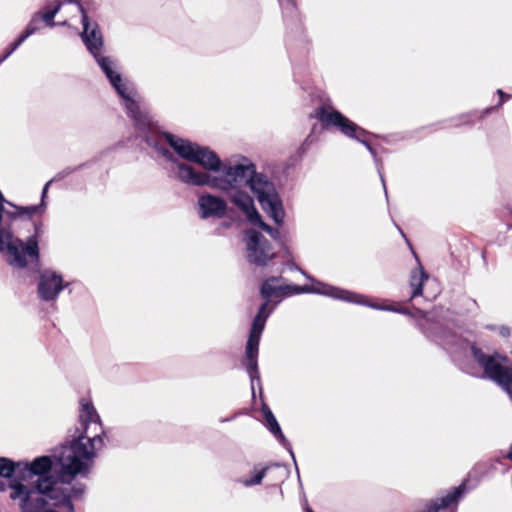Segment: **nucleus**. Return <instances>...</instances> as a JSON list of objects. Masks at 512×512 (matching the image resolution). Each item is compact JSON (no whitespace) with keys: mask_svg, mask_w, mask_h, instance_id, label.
Masks as SVG:
<instances>
[{"mask_svg":"<svg viewBox=\"0 0 512 512\" xmlns=\"http://www.w3.org/2000/svg\"><path fill=\"white\" fill-rule=\"evenodd\" d=\"M99 439L93 437L91 440V449L82 443V439L71 441L64 445L58 455L54 458L60 466L57 476L38 479L35 484L37 493L46 496L56 507L71 506V496L81 495L84 487H64L70 485L77 475L86 477L92 468L94 453V442Z\"/></svg>","mask_w":512,"mask_h":512,"instance_id":"f257e3e1","label":"nucleus"},{"mask_svg":"<svg viewBox=\"0 0 512 512\" xmlns=\"http://www.w3.org/2000/svg\"><path fill=\"white\" fill-rule=\"evenodd\" d=\"M311 117L318 119L324 129L335 128L344 136L359 141L373 156H376L377 152L370 142L371 134L332 106L327 104L319 106Z\"/></svg>","mask_w":512,"mask_h":512,"instance_id":"f03ea898","label":"nucleus"},{"mask_svg":"<svg viewBox=\"0 0 512 512\" xmlns=\"http://www.w3.org/2000/svg\"><path fill=\"white\" fill-rule=\"evenodd\" d=\"M476 363L483 369L484 376L495 382L508 393H512V360L505 354H486L476 344L470 347Z\"/></svg>","mask_w":512,"mask_h":512,"instance_id":"7ed1b4c3","label":"nucleus"},{"mask_svg":"<svg viewBox=\"0 0 512 512\" xmlns=\"http://www.w3.org/2000/svg\"><path fill=\"white\" fill-rule=\"evenodd\" d=\"M164 138L169 146L183 159L196 163L208 171H219L222 162L219 156L207 146H200L189 140L165 132Z\"/></svg>","mask_w":512,"mask_h":512,"instance_id":"20e7f679","label":"nucleus"},{"mask_svg":"<svg viewBox=\"0 0 512 512\" xmlns=\"http://www.w3.org/2000/svg\"><path fill=\"white\" fill-rule=\"evenodd\" d=\"M21 220H27L26 218H22ZM32 222L34 233L24 241V246H14L10 245V259L9 264L11 266L23 269L27 267L28 262L35 263L39 265L40 263V250L38 241L42 237L44 233V223L42 220V216H33L32 219H28Z\"/></svg>","mask_w":512,"mask_h":512,"instance_id":"39448f33","label":"nucleus"},{"mask_svg":"<svg viewBox=\"0 0 512 512\" xmlns=\"http://www.w3.org/2000/svg\"><path fill=\"white\" fill-rule=\"evenodd\" d=\"M248 186L256 195L262 208L268 211L270 217L276 223L280 224L284 218V211L274 184L264 174L257 173L256 168H254V173Z\"/></svg>","mask_w":512,"mask_h":512,"instance_id":"423d86ee","label":"nucleus"},{"mask_svg":"<svg viewBox=\"0 0 512 512\" xmlns=\"http://www.w3.org/2000/svg\"><path fill=\"white\" fill-rule=\"evenodd\" d=\"M80 414H79V422H80V428L76 429V432L78 433L77 436H74V439L72 441H75L77 439H82V443L87 445L88 449H91V439L93 437H98L94 442V451L97 448H100L103 446V440L101 438V435L97 433V430L100 431L101 434H103L100 417L93 406L92 402L87 401L85 399L80 400Z\"/></svg>","mask_w":512,"mask_h":512,"instance_id":"0eeeda50","label":"nucleus"},{"mask_svg":"<svg viewBox=\"0 0 512 512\" xmlns=\"http://www.w3.org/2000/svg\"><path fill=\"white\" fill-rule=\"evenodd\" d=\"M467 493V480L460 485L441 490L436 497L421 502L415 512H457L460 501Z\"/></svg>","mask_w":512,"mask_h":512,"instance_id":"6e6552de","label":"nucleus"},{"mask_svg":"<svg viewBox=\"0 0 512 512\" xmlns=\"http://www.w3.org/2000/svg\"><path fill=\"white\" fill-rule=\"evenodd\" d=\"M178 178L183 183L193 186H204L207 185L214 189L227 192L232 189L229 181V177H215L211 176L207 172L197 171L193 166L183 162L177 164Z\"/></svg>","mask_w":512,"mask_h":512,"instance_id":"1a4fd4ad","label":"nucleus"},{"mask_svg":"<svg viewBox=\"0 0 512 512\" xmlns=\"http://www.w3.org/2000/svg\"><path fill=\"white\" fill-rule=\"evenodd\" d=\"M61 7L62 3L59 0H55L54 4H47L43 12L36 13L22 34L6 48L3 57L0 59V63L4 62L29 36L38 30V23L40 21L45 22L49 27H53L55 25L54 17Z\"/></svg>","mask_w":512,"mask_h":512,"instance_id":"9d476101","label":"nucleus"},{"mask_svg":"<svg viewBox=\"0 0 512 512\" xmlns=\"http://www.w3.org/2000/svg\"><path fill=\"white\" fill-rule=\"evenodd\" d=\"M282 279L283 278L281 276H271L264 280L260 287V295L265 300L264 303H267L268 308L273 299H277V301L272 306L274 308L283 298L310 291L308 286H299L293 284L276 286L275 284L280 282Z\"/></svg>","mask_w":512,"mask_h":512,"instance_id":"9b49d317","label":"nucleus"},{"mask_svg":"<svg viewBox=\"0 0 512 512\" xmlns=\"http://www.w3.org/2000/svg\"><path fill=\"white\" fill-rule=\"evenodd\" d=\"M247 259L250 263L264 267L274 258L271 243L258 231H248Z\"/></svg>","mask_w":512,"mask_h":512,"instance_id":"f8f14e48","label":"nucleus"},{"mask_svg":"<svg viewBox=\"0 0 512 512\" xmlns=\"http://www.w3.org/2000/svg\"><path fill=\"white\" fill-rule=\"evenodd\" d=\"M62 276L54 271L45 270L40 274L37 287L39 297L44 301H53L63 290Z\"/></svg>","mask_w":512,"mask_h":512,"instance_id":"ddd939ff","label":"nucleus"},{"mask_svg":"<svg viewBox=\"0 0 512 512\" xmlns=\"http://www.w3.org/2000/svg\"><path fill=\"white\" fill-rule=\"evenodd\" d=\"M82 25L83 31L80 34L82 41L84 42L87 50L93 55L97 56L104 45V40L100 28L97 23L93 24L91 28V23L89 21V17L87 11H82Z\"/></svg>","mask_w":512,"mask_h":512,"instance_id":"4468645a","label":"nucleus"},{"mask_svg":"<svg viewBox=\"0 0 512 512\" xmlns=\"http://www.w3.org/2000/svg\"><path fill=\"white\" fill-rule=\"evenodd\" d=\"M51 181L47 182L42 190L41 194V202L38 205H31V206H19L14 203H8L9 206H11L14 210L13 211H7L6 216L11 221L14 222L16 220L26 218V219H32L33 216H43L47 204H46V197L48 193V189L50 186Z\"/></svg>","mask_w":512,"mask_h":512,"instance_id":"2eb2a0df","label":"nucleus"},{"mask_svg":"<svg viewBox=\"0 0 512 512\" xmlns=\"http://www.w3.org/2000/svg\"><path fill=\"white\" fill-rule=\"evenodd\" d=\"M53 467V461L50 456H40L35 458L31 463L21 462V471H19V480L27 481L33 476L39 479L51 477L50 472Z\"/></svg>","mask_w":512,"mask_h":512,"instance_id":"dca6fc26","label":"nucleus"},{"mask_svg":"<svg viewBox=\"0 0 512 512\" xmlns=\"http://www.w3.org/2000/svg\"><path fill=\"white\" fill-rule=\"evenodd\" d=\"M10 488L12 489L10 498L13 500L21 499L22 506L26 511L32 512V510L44 508L46 501L42 497H37L32 501V494L37 492L35 490V486L30 489L23 483H20L17 480H13L10 483Z\"/></svg>","mask_w":512,"mask_h":512,"instance_id":"f3484780","label":"nucleus"},{"mask_svg":"<svg viewBox=\"0 0 512 512\" xmlns=\"http://www.w3.org/2000/svg\"><path fill=\"white\" fill-rule=\"evenodd\" d=\"M255 165L250 163L247 165L244 164H236L233 166H222L221 170L224 175L229 177V181L231 184V188H241L243 186H248L250 183V179L252 174L254 173Z\"/></svg>","mask_w":512,"mask_h":512,"instance_id":"a211bd4d","label":"nucleus"},{"mask_svg":"<svg viewBox=\"0 0 512 512\" xmlns=\"http://www.w3.org/2000/svg\"><path fill=\"white\" fill-rule=\"evenodd\" d=\"M200 216L203 219L210 217L222 218L227 211V204L224 199L212 194H204L198 199Z\"/></svg>","mask_w":512,"mask_h":512,"instance_id":"6ab92c4d","label":"nucleus"},{"mask_svg":"<svg viewBox=\"0 0 512 512\" xmlns=\"http://www.w3.org/2000/svg\"><path fill=\"white\" fill-rule=\"evenodd\" d=\"M93 57L96 59L112 86L116 89L117 93L124 99H129L127 88L122 82L121 75L113 70V61L107 56H102L101 52L97 56Z\"/></svg>","mask_w":512,"mask_h":512,"instance_id":"aec40b11","label":"nucleus"},{"mask_svg":"<svg viewBox=\"0 0 512 512\" xmlns=\"http://www.w3.org/2000/svg\"><path fill=\"white\" fill-rule=\"evenodd\" d=\"M261 337L248 336L245 349V366L251 381L259 379L258 352Z\"/></svg>","mask_w":512,"mask_h":512,"instance_id":"412c9836","label":"nucleus"},{"mask_svg":"<svg viewBox=\"0 0 512 512\" xmlns=\"http://www.w3.org/2000/svg\"><path fill=\"white\" fill-rule=\"evenodd\" d=\"M230 201L246 215L250 222L259 220L260 214L255 208L254 201L246 192L235 191L230 195Z\"/></svg>","mask_w":512,"mask_h":512,"instance_id":"4be33fe9","label":"nucleus"},{"mask_svg":"<svg viewBox=\"0 0 512 512\" xmlns=\"http://www.w3.org/2000/svg\"><path fill=\"white\" fill-rule=\"evenodd\" d=\"M272 311H273V307L268 308L267 303H263L259 307L258 312L255 315L252 325H251V329L249 332L250 336L261 337L262 332L266 325V321H267L268 317L270 316V314L272 313Z\"/></svg>","mask_w":512,"mask_h":512,"instance_id":"5701e85b","label":"nucleus"},{"mask_svg":"<svg viewBox=\"0 0 512 512\" xmlns=\"http://www.w3.org/2000/svg\"><path fill=\"white\" fill-rule=\"evenodd\" d=\"M429 276L422 266L412 270L410 274L409 284L412 288L410 300L423 294V285Z\"/></svg>","mask_w":512,"mask_h":512,"instance_id":"b1692460","label":"nucleus"},{"mask_svg":"<svg viewBox=\"0 0 512 512\" xmlns=\"http://www.w3.org/2000/svg\"><path fill=\"white\" fill-rule=\"evenodd\" d=\"M262 414L264 416L265 425L268 430L277 438L279 442L285 444L287 442L280 425L278 424L274 414L267 404H263L261 407Z\"/></svg>","mask_w":512,"mask_h":512,"instance_id":"393cba45","label":"nucleus"},{"mask_svg":"<svg viewBox=\"0 0 512 512\" xmlns=\"http://www.w3.org/2000/svg\"><path fill=\"white\" fill-rule=\"evenodd\" d=\"M19 471H21V462H14L9 458L0 457V477L10 479L15 474L16 478L14 480L21 483V480H19Z\"/></svg>","mask_w":512,"mask_h":512,"instance_id":"a878e982","label":"nucleus"},{"mask_svg":"<svg viewBox=\"0 0 512 512\" xmlns=\"http://www.w3.org/2000/svg\"><path fill=\"white\" fill-rule=\"evenodd\" d=\"M272 467H277V465H266L264 467L255 466L252 472V476L249 478L242 479L240 482L246 487L259 485L261 484L267 472Z\"/></svg>","mask_w":512,"mask_h":512,"instance_id":"bb28decb","label":"nucleus"},{"mask_svg":"<svg viewBox=\"0 0 512 512\" xmlns=\"http://www.w3.org/2000/svg\"><path fill=\"white\" fill-rule=\"evenodd\" d=\"M3 245L6 246L7 253L10 256V245H14L16 247L19 245V247H23L25 244L24 241L19 238L13 239V232L9 227L0 226V246L2 247Z\"/></svg>","mask_w":512,"mask_h":512,"instance_id":"cd10ccee","label":"nucleus"},{"mask_svg":"<svg viewBox=\"0 0 512 512\" xmlns=\"http://www.w3.org/2000/svg\"><path fill=\"white\" fill-rule=\"evenodd\" d=\"M325 294L331 295L335 298H340L348 302H360L358 298H360L359 295L341 290L336 288H329V291H325Z\"/></svg>","mask_w":512,"mask_h":512,"instance_id":"c85d7f7f","label":"nucleus"},{"mask_svg":"<svg viewBox=\"0 0 512 512\" xmlns=\"http://www.w3.org/2000/svg\"><path fill=\"white\" fill-rule=\"evenodd\" d=\"M253 225L258 226L263 231L267 232L271 237L277 238L279 236V231L276 228L271 227L270 225L266 224L262 218L261 215H259V220H254L251 222Z\"/></svg>","mask_w":512,"mask_h":512,"instance_id":"c756f323","label":"nucleus"},{"mask_svg":"<svg viewBox=\"0 0 512 512\" xmlns=\"http://www.w3.org/2000/svg\"><path fill=\"white\" fill-rule=\"evenodd\" d=\"M497 94H498V95H499V97H500L498 104H497L496 106H492V107H490V108H487V109L483 112V114H489V113H491L492 111L497 110L498 108H500V107L504 104V102H505L506 100H508V99H510V98H511V95H509V94L505 93V92H504L503 90H501V89H498V90H497Z\"/></svg>","mask_w":512,"mask_h":512,"instance_id":"7c9ffc66","label":"nucleus"},{"mask_svg":"<svg viewBox=\"0 0 512 512\" xmlns=\"http://www.w3.org/2000/svg\"><path fill=\"white\" fill-rule=\"evenodd\" d=\"M375 307L378 308L377 306H375ZM379 308L383 309V310L398 312V313H401V314H408V309L406 307L401 306L400 304L391 305V306H385V307H379Z\"/></svg>","mask_w":512,"mask_h":512,"instance_id":"2f4dec72","label":"nucleus"},{"mask_svg":"<svg viewBox=\"0 0 512 512\" xmlns=\"http://www.w3.org/2000/svg\"><path fill=\"white\" fill-rule=\"evenodd\" d=\"M67 2L77 5L81 14L82 11H86L80 0H67Z\"/></svg>","mask_w":512,"mask_h":512,"instance_id":"473e14b6","label":"nucleus"},{"mask_svg":"<svg viewBox=\"0 0 512 512\" xmlns=\"http://www.w3.org/2000/svg\"><path fill=\"white\" fill-rule=\"evenodd\" d=\"M10 483L11 481L9 482V485H7L3 480H0V492H4L7 489V486L10 487Z\"/></svg>","mask_w":512,"mask_h":512,"instance_id":"72a5a7b5","label":"nucleus"},{"mask_svg":"<svg viewBox=\"0 0 512 512\" xmlns=\"http://www.w3.org/2000/svg\"><path fill=\"white\" fill-rule=\"evenodd\" d=\"M162 154L165 157H167V158H171L172 157L171 153L167 149H165V148L162 150Z\"/></svg>","mask_w":512,"mask_h":512,"instance_id":"f704fd0d","label":"nucleus"},{"mask_svg":"<svg viewBox=\"0 0 512 512\" xmlns=\"http://www.w3.org/2000/svg\"><path fill=\"white\" fill-rule=\"evenodd\" d=\"M0 203H10L9 201H7L3 195V193L0 191Z\"/></svg>","mask_w":512,"mask_h":512,"instance_id":"c9c22d12","label":"nucleus"},{"mask_svg":"<svg viewBox=\"0 0 512 512\" xmlns=\"http://www.w3.org/2000/svg\"><path fill=\"white\" fill-rule=\"evenodd\" d=\"M506 457H507L509 460H511V461H512V443H511V446H510V448H509V452H508V454H507V456H506Z\"/></svg>","mask_w":512,"mask_h":512,"instance_id":"e433bc0d","label":"nucleus"},{"mask_svg":"<svg viewBox=\"0 0 512 512\" xmlns=\"http://www.w3.org/2000/svg\"><path fill=\"white\" fill-rule=\"evenodd\" d=\"M305 512H314L309 506H306Z\"/></svg>","mask_w":512,"mask_h":512,"instance_id":"4c0bfd02","label":"nucleus"}]
</instances>
